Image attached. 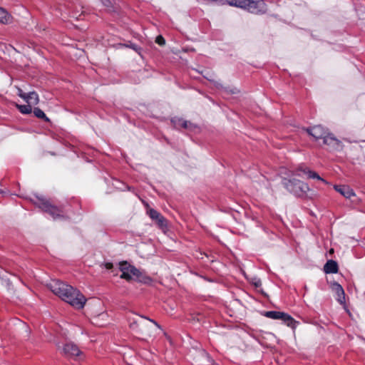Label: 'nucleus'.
I'll list each match as a JSON object with an SVG mask.
<instances>
[{
	"mask_svg": "<svg viewBox=\"0 0 365 365\" xmlns=\"http://www.w3.org/2000/svg\"><path fill=\"white\" fill-rule=\"evenodd\" d=\"M47 287L55 295L76 309H82L86 304V297L78 289L61 281L53 279L47 284Z\"/></svg>",
	"mask_w": 365,
	"mask_h": 365,
	"instance_id": "f257e3e1",
	"label": "nucleus"
},
{
	"mask_svg": "<svg viewBox=\"0 0 365 365\" xmlns=\"http://www.w3.org/2000/svg\"><path fill=\"white\" fill-rule=\"evenodd\" d=\"M301 172L307 175L309 178H316L317 180L324 181V180L321 178L320 176L315 172L307 170L302 168L297 170L295 174L292 172L290 177L292 178L294 175L302 176L300 174ZM282 185L289 192L297 196H302L309 190V187L306 183L294 178L287 179L286 178H283Z\"/></svg>",
	"mask_w": 365,
	"mask_h": 365,
	"instance_id": "f03ea898",
	"label": "nucleus"
},
{
	"mask_svg": "<svg viewBox=\"0 0 365 365\" xmlns=\"http://www.w3.org/2000/svg\"><path fill=\"white\" fill-rule=\"evenodd\" d=\"M128 321L130 327L136 333L140 334L150 335V324H153L160 328V326L154 320L141 316L128 317Z\"/></svg>",
	"mask_w": 365,
	"mask_h": 365,
	"instance_id": "7ed1b4c3",
	"label": "nucleus"
},
{
	"mask_svg": "<svg viewBox=\"0 0 365 365\" xmlns=\"http://www.w3.org/2000/svg\"><path fill=\"white\" fill-rule=\"evenodd\" d=\"M231 5L242 8L253 14L264 13L266 4L263 0H226Z\"/></svg>",
	"mask_w": 365,
	"mask_h": 365,
	"instance_id": "20e7f679",
	"label": "nucleus"
},
{
	"mask_svg": "<svg viewBox=\"0 0 365 365\" xmlns=\"http://www.w3.org/2000/svg\"><path fill=\"white\" fill-rule=\"evenodd\" d=\"M120 269L122 272L120 278L128 281L134 279H139L140 276V272L135 267L128 264L126 262H123L120 264Z\"/></svg>",
	"mask_w": 365,
	"mask_h": 365,
	"instance_id": "39448f33",
	"label": "nucleus"
},
{
	"mask_svg": "<svg viewBox=\"0 0 365 365\" xmlns=\"http://www.w3.org/2000/svg\"><path fill=\"white\" fill-rule=\"evenodd\" d=\"M37 206L43 212H48L54 220L63 217L62 210L52 205L47 200L39 199Z\"/></svg>",
	"mask_w": 365,
	"mask_h": 365,
	"instance_id": "423d86ee",
	"label": "nucleus"
},
{
	"mask_svg": "<svg viewBox=\"0 0 365 365\" xmlns=\"http://www.w3.org/2000/svg\"><path fill=\"white\" fill-rule=\"evenodd\" d=\"M17 95L31 106L37 105L39 102L38 95L35 91L25 93L21 88H17Z\"/></svg>",
	"mask_w": 365,
	"mask_h": 365,
	"instance_id": "0eeeda50",
	"label": "nucleus"
},
{
	"mask_svg": "<svg viewBox=\"0 0 365 365\" xmlns=\"http://www.w3.org/2000/svg\"><path fill=\"white\" fill-rule=\"evenodd\" d=\"M62 353L69 357L78 356L81 354L78 347L73 343H66L62 348Z\"/></svg>",
	"mask_w": 365,
	"mask_h": 365,
	"instance_id": "6e6552de",
	"label": "nucleus"
},
{
	"mask_svg": "<svg viewBox=\"0 0 365 365\" xmlns=\"http://www.w3.org/2000/svg\"><path fill=\"white\" fill-rule=\"evenodd\" d=\"M308 133L314 138L316 140L323 139L327 133L328 132L321 125H315L307 130Z\"/></svg>",
	"mask_w": 365,
	"mask_h": 365,
	"instance_id": "1a4fd4ad",
	"label": "nucleus"
},
{
	"mask_svg": "<svg viewBox=\"0 0 365 365\" xmlns=\"http://www.w3.org/2000/svg\"><path fill=\"white\" fill-rule=\"evenodd\" d=\"M324 144L327 145L330 148L336 150L341 147V142L336 139L332 134L327 133L323 138Z\"/></svg>",
	"mask_w": 365,
	"mask_h": 365,
	"instance_id": "9d476101",
	"label": "nucleus"
},
{
	"mask_svg": "<svg viewBox=\"0 0 365 365\" xmlns=\"http://www.w3.org/2000/svg\"><path fill=\"white\" fill-rule=\"evenodd\" d=\"M148 212L150 217L152 220H155L159 227L163 228L167 226V221L165 218L160 212L153 209H150Z\"/></svg>",
	"mask_w": 365,
	"mask_h": 365,
	"instance_id": "9b49d317",
	"label": "nucleus"
},
{
	"mask_svg": "<svg viewBox=\"0 0 365 365\" xmlns=\"http://www.w3.org/2000/svg\"><path fill=\"white\" fill-rule=\"evenodd\" d=\"M331 289L336 295V300L343 304L345 303V293L343 287L337 282H334L331 284Z\"/></svg>",
	"mask_w": 365,
	"mask_h": 365,
	"instance_id": "f8f14e48",
	"label": "nucleus"
},
{
	"mask_svg": "<svg viewBox=\"0 0 365 365\" xmlns=\"http://www.w3.org/2000/svg\"><path fill=\"white\" fill-rule=\"evenodd\" d=\"M171 123L175 128H183L185 129L192 130L195 126L194 125L187 120H185L182 118H174L171 120Z\"/></svg>",
	"mask_w": 365,
	"mask_h": 365,
	"instance_id": "ddd939ff",
	"label": "nucleus"
},
{
	"mask_svg": "<svg viewBox=\"0 0 365 365\" xmlns=\"http://www.w3.org/2000/svg\"><path fill=\"white\" fill-rule=\"evenodd\" d=\"M334 189L346 198H351L355 194L352 189L346 185H335Z\"/></svg>",
	"mask_w": 365,
	"mask_h": 365,
	"instance_id": "4468645a",
	"label": "nucleus"
},
{
	"mask_svg": "<svg viewBox=\"0 0 365 365\" xmlns=\"http://www.w3.org/2000/svg\"><path fill=\"white\" fill-rule=\"evenodd\" d=\"M324 270L326 273H336L338 272V264L334 260H329L325 264Z\"/></svg>",
	"mask_w": 365,
	"mask_h": 365,
	"instance_id": "2eb2a0df",
	"label": "nucleus"
},
{
	"mask_svg": "<svg viewBox=\"0 0 365 365\" xmlns=\"http://www.w3.org/2000/svg\"><path fill=\"white\" fill-rule=\"evenodd\" d=\"M282 320L288 327H290L293 329L296 327L297 322H296L290 315L284 313V317L281 319Z\"/></svg>",
	"mask_w": 365,
	"mask_h": 365,
	"instance_id": "dca6fc26",
	"label": "nucleus"
},
{
	"mask_svg": "<svg viewBox=\"0 0 365 365\" xmlns=\"http://www.w3.org/2000/svg\"><path fill=\"white\" fill-rule=\"evenodd\" d=\"M284 313L282 312L277 311H269L265 313V316L268 318L274 319H282L284 317Z\"/></svg>",
	"mask_w": 365,
	"mask_h": 365,
	"instance_id": "f3484780",
	"label": "nucleus"
},
{
	"mask_svg": "<svg viewBox=\"0 0 365 365\" xmlns=\"http://www.w3.org/2000/svg\"><path fill=\"white\" fill-rule=\"evenodd\" d=\"M16 107L22 114H29L32 112V106L31 105H19L16 104Z\"/></svg>",
	"mask_w": 365,
	"mask_h": 365,
	"instance_id": "a211bd4d",
	"label": "nucleus"
},
{
	"mask_svg": "<svg viewBox=\"0 0 365 365\" xmlns=\"http://www.w3.org/2000/svg\"><path fill=\"white\" fill-rule=\"evenodd\" d=\"M33 111H34V115L36 118H41V119H43L46 122L49 121V118L46 117V114L44 113V112L43 110H41L40 108H34Z\"/></svg>",
	"mask_w": 365,
	"mask_h": 365,
	"instance_id": "6ab92c4d",
	"label": "nucleus"
},
{
	"mask_svg": "<svg viewBox=\"0 0 365 365\" xmlns=\"http://www.w3.org/2000/svg\"><path fill=\"white\" fill-rule=\"evenodd\" d=\"M9 19L10 16L7 11L4 9L0 8V23L7 24L9 21Z\"/></svg>",
	"mask_w": 365,
	"mask_h": 365,
	"instance_id": "aec40b11",
	"label": "nucleus"
},
{
	"mask_svg": "<svg viewBox=\"0 0 365 365\" xmlns=\"http://www.w3.org/2000/svg\"><path fill=\"white\" fill-rule=\"evenodd\" d=\"M101 1L108 9L110 10L112 8L113 0H101Z\"/></svg>",
	"mask_w": 365,
	"mask_h": 365,
	"instance_id": "412c9836",
	"label": "nucleus"
},
{
	"mask_svg": "<svg viewBox=\"0 0 365 365\" xmlns=\"http://www.w3.org/2000/svg\"><path fill=\"white\" fill-rule=\"evenodd\" d=\"M155 42L160 46H163L165 43V41L162 36H157Z\"/></svg>",
	"mask_w": 365,
	"mask_h": 365,
	"instance_id": "4be33fe9",
	"label": "nucleus"
},
{
	"mask_svg": "<svg viewBox=\"0 0 365 365\" xmlns=\"http://www.w3.org/2000/svg\"><path fill=\"white\" fill-rule=\"evenodd\" d=\"M105 267L107 269H110L113 267V264L108 262L105 264Z\"/></svg>",
	"mask_w": 365,
	"mask_h": 365,
	"instance_id": "5701e85b",
	"label": "nucleus"
},
{
	"mask_svg": "<svg viewBox=\"0 0 365 365\" xmlns=\"http://www.w3.org/2000/svg\"><path fill=\"white\" fill-rule=\"evenodd\" d=\"M255 284L256 287H258V286H259L261 284V282H260L259 280H258L257 282L255 283Z\"/></svg>",
	"mask_w": 365,
	"mask_h": 365,
	"instance_id": "b1692460",
	"label": "nucleus"
}]
</instances>
